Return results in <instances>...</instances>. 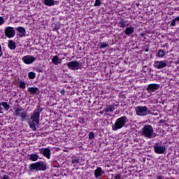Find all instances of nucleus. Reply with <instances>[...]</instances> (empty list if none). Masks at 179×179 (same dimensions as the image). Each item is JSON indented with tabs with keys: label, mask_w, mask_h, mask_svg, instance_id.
Segmentation results:
<instances>
[{
	"label": "nucleus",
	"mask_w": 179,
	"mask_h": 179,
	"mask_svg": "<svg viewBox=\"0 0 179 179\" xmlns=\"http://www.w3.org/2000/svg\"><path fill=\"white\" fill-rule=\"evenodd\" d=\"M43 111V108L41 106L38 105L36 108L34 110L33 114L31 116V120H32V122H29V128L33 131H37L36 125L40 124V114Z\"/></svg>",
	"instance_id": "f257e3e1"
},
{
	"label": "nucleus",
	"mask_w": 179,
	"mask_h": 179,
	"mask_svg": "<svg viewBox=\"0 0 179 179\" xmlns=\"http://www.w3.org/2000/svg\"><path fill=\"white\" fill-rule=\"evenodd\" d=\"M29 173H36L37 171H45L47 170V164L44 161H38L28 166Z\"/></svg>",
	"instance_id": "f03ea898"
},
{
	"label": "nucleus",
	"mask_w": 179,
	"mask_h": 179,
	"mask_svg": "<svg viewBox=\"0 0 179 179\" xmlns=\"http://www.w3.org/2000/svg\"><path fill=\"white\" fill-rule=\"evenodd\" d=\"M140 134L144 138H147V139H152V138L157 136V134L155 133L153 126L150 124L145 125L141 130Z\"/></svg>",
	"instance_id": "7ed1b4c3"
},
{
	"label": "nucleus",
	"mask_w": 179,
	"mask_h": 179,
	"mask_svg": "<svg viewBox=\"0 0 179 179\" xmlns=\"http://www.w3.org/2000/svg\"><path fill=\"white\" fill-rule=\"evenodd\" d=\"M127 122H128V117L124 115L116 120L114 124L112 125L113 131H118V129H121L127 125Z\"/></svg>",
	"instance_id": "20e7f679"
},
{
	"label": "nucleus",
	"mask_w": 179,
	"mask_h": 179,
	"mask_svg": "<svg viewBox=\"0 0 179 179\" xmlns=\"http://www.w3.org/2000/svg\"><path fill=\"white\" fill-rule=\"evenodd\" d=\"M13 110V115L15 117H18L21 122H23L24 121H26V120H27V112L24 110V109L20 107L16 108V106H14Z\"/></svg>",
	"instance_id": "39448f33"
},
{
	"label": "nucleus",
	"mask_w": 179,
	"mask_h": 179,
	"mask_svg": "<svg viewBox=\"0 0 179 179\" xmlns=\"http://www.w3.org/2000/svg\"><path fill=\"white\" fill-rule=\"evenodd\" d=\"M13 110V115L15 117H18L21 122H23L24 121H26V120H27V112L24 110V109L20 107L16 108V106H14Z\"/></svg>",
	"instance_id": "423d86ee"
},
{
	"label": "nucleus",
	"mask_w": 179,
	"mask_h": 179,
	"mask_svg": "<svg viewBox=\"0 0 179 179\" xmlns=\"http://www.w3.org/2000/svg\"><path fill=\"white\" fill-rule=\"evenodd\" d=\"M148 110H149V108L146 106H136V114L138 117H146V115H148Z\"/></svg>",
	"instance_id": "0eeeda50"
},
{
	"label": "nucleus",
	"mask_w": 179,
	"mask_h": 179,
	"mask_svg": "<svg viewBox=\"0 0 179 179\" xmlns=\"http://www.w3.org/2000/svg\"><path fill=\"white\" fill-rule=\"evenodd\" d=\"M154 152L157 155H164L166 153V145H160V143L154 145Z\"/></svg>",
	"instance_id": "6e6552de"
},
{
	"label": "nucleus",
	"mask_w": 179,
	"mask_h": 179,
	"mask_svg": "<svg viewBox=\"0 0 179 179\" xmlns=\"http://www.w3.org/2000/svg\"><path fill=\"white\" fill-rule=\"evenodd\" d=\"M68 69L71 71H78L80 69V64L78 61H71L66 63Z\"/></svg>",
	"instance_id": "1a4fd4ad"
},
{
	"label": "nucleus",
	"mask_w": 179,
	"mask_h": 179,
	"mask_svg": "<svg viewBox=\"0 0 179 179\" xmlns=\"http://www.w3.org/2000/svg\"><path fill=\"white\" fill-rule=\"evenodd\" d=\"M4 34L8 38H13L16 34L15 28L13 27H6L4 30Z\"/></svg>",
	"instance_id": "9d476101"
},
{
	"label": "nucleus",
	"mask_w": 179,
	"mask_h": 179,
	"mask_svg": "<svg viewBox=\"0 0 179 179\" xmlns=\"http://www.w3.org/2000/svg\"><path fill=\"white\" fill-rule=\"evenodd\" d=\"M39 153L41 155H43L44 157H46V159H51V149L48 148H39Z\"/></svg>",
	"instance_id": "9b49d317"
},
{
	"label": "nucleus",
	"mask_w": 179,
	"mask_h": 179,
	"mask_svg": "<svg viewBox=\"0 0 179 179\" xmlns=\"http://www.w3.org/2000/svg\"><path fill=\"white\" fill-rule=\"evenodd\" d=\"M36 58L32 55H26L24 56L22 59V62L24 64H26V65H30L31 64H33V62H36Z\"/></svg>",
	"instance_id": "f8f14e48"
},
{
	"label": "nucleus",
	"mask_w": 179,
	"mask_h": 179,
	"mask_svg": "<svg viewBox=\"0 0 179 179\" xmlns=\"http://www.w3.org/2000/svg\"><path fill=\"white\" fill-rule=\"evenodd\" d=\"M153 66L156 68V69H163V68L167 66V61H155Z\"/></svg>",
	"instance_id": "ddd939ff"
},
{
	"label": "nucleus",
	"mask_w": 179,
	"mask_h": 179,
	"mask_svg": "<svg viewBox=\"0 0 179 179\" xmlns=\"http://www.w3.org/2000/svg\"><path fill=\"white\" fill-rule=\"evenodd\" d=\"M159 89H160L159 84L152 83V84H149L148 85L146 90L148 93H153L154 92H156V90H159Z\"/></svg>",
	"instance_id": "4468645a"
},
{
	"label": "nucleus",
	"mask_w": 179,
	"mask_h": 179,
	"mask_svg": "<svg viewBox=\"0 0 179 179\" xmlns=\"http://www.w3.org/2000/svg\"><path fill=\"white\" fill-rule=\"evenodd\" d=\"M15 30L18 31V34H17V36H18V37L22 38L26 36V29H24V27H17V28H15Z\"/></svg>",
	"instance_id": "2eb2a0df"
},
{
	"label": "nucleus",
	"mask_w": 179,
	"mask_h": 179,
	"mask_svg": "<svg viewBox=\"0 0 179 179\" xmlns=\"http://www.w3.org/2000/svg\"><path fill=\"white\" fill-rule=\"evenodd\" d=\"M94 178H99V177H101L103 174H104V171H103V169L101 167H97L94 171Z\"/></svg>",
	"instance_id": "dca6fc26"
},
{
	"label": "nucleus",
	"mask_w": 179,
	"mask_h": 179,
	"mask_svg": "<svg viewBox=\"0 0 179 179\" xmlns=\"http://www.w3.org/2000/svg\"><path fill=\"white\" fill-rule=\"evenodd\" d=\"M134 31H135V27H127L124 30V33L126 36H128V37H129L131 34H133Z\"/></svg>",
	"instance_id": "f3484780"
},
{
	"label": "nucleus",
	"mask_w": 179,
	"mask_h": 179,
	"mask_svg": "<svg viewBox=\"0 0 179 179\" xmlns=\"http://www.w3.org/2000/svg\"><path fill=\"white\" fill-rule=\"evenodd\" d=\"M28 92H29V93H31V94H38L40 93V90L37 87H29L28 88Z\"/></svg>",
	"instance_id": "a211bd4d"
},
{
	"label": "nucleus",
	"mask_w": 179,
	"mask_h": 179,
	"mask_svg": "<svg viewBox=\"0 0 179 179\" xmlns=\"http://www.w3.org/2000/svg\"><path fill=\"white\" fill-rule=\"evenodd\" d=\"M115 107H117V105L115 103L107 106L105 109V113H113V111L115 110Z\"/></svg>",
	"instance_id": "6ab92c4d"
},
{
	"label": "nucleus",
	"mask_w": 179,
	"mask_h": 179,
	"mask_svg": "<svg viewBox=\"0 0 179 179\" xmlns=\"http://www.w3.org/2000/svg\"><path fill=\"white\" fill-rule=\"evenodd\" d=\"M118 26L120 27V29H125V27L128 26V21H126L124 19H121L119 21Z\"/></svg>",
	"instance_id": "aec40b11"
},
{
	"label": "nucleus",
	"mask_w": 179,
	"mask_h": 179,
	"mask_svg": "<svg viewBox=\"0 0 179 179\" xmlns=\"http://www.w3.org/2000/svg\"><path fill=\"white\" fill-rule=\"evenodd\" d=\"M8 48L11 50H16V43L13 41V40H10L8 41Z\"/></svg>",
	"instance_id": "412c9836"
},
{
	"label": "nucleus",
	"mask_w": 179,
	"mask_h": 179,
	"mask_svg": "<svg viewBox=\"0 0 179 179\" xmlns=\"http://www.w3.org/2000/svg\"><path fill=\"white\" fill-rule=\"evenodd\" d=\"M43 3L46 6H54L55 5V1L54 0H44Z\"/></svg>",
	"instance_id": "4be33fe9"
},
{
	"label": "nucleus",
	"mask_w": 179,
	"mask_h": 179,
	"mask_svg": "<svg viewBox=\"0 0 179 179\" xmlns=\"http://www.w3.org/2000/svg\"><path fill=\"white\" fill-rule=\"evenodd\" d=\"M52 64H54V65H58L59 64H61L59 57L57 55L53 56V57L52 59Z\"/></svg>",
	"instance_id": "5701e85b"
},
{
	"label": "nucleus",
	"mask_w": 179,
	"mask_h": 179,
	"mask_svg": "<svg viewBox=\"0 0 179 179\" xmlns=\"http://www.w3.org/2000/svg\"><path fill=\"white\" fill-rule=\"evenodd\" d=\"M29 160H31V162H37V160H38V155L37 154H31Z\"/></svg>",
	"instance_id": "b1692460"
},
{
	"label": "nucleus",
	"mask_w": 179,
	"mask_h": 179,
	"mask_svg": "<svg viewBox=\"0 0 179 179\" xmlns=\"http://www.w3.org/2000/svg\"><path fill=\"white\" fill-rule=\"evenodd\" d=\"M1 106H3L4 110L6 111H9V109L10 108V105L8 104V102H2Z\"/></svg>",
	"instance_id": "393cba45"
},
{
	"label": "nucleus",
	"mask_w": 179,
	"mask_h": 179,
	"mask_svg": "<svg viewBox=\"0 0 179 179\" xmlns=\"http://www.w3.org/2000/svg\"><path fill=\"white\" fill-rule=\"evenodd\" d=\"M80 159L79 157H73L72 158V164H79Z\"/></svg>",
	"instance_id": "a878e982"
},
{
	"label": "nucleus",
	"mask_w": 179,
	"mask_h": 179,
	"mask_svg": "<svg viewBox=\"0 0 179 179\" xmlns=\"http://www.w3.org/2000/svg\"><path fill=\"white\" fill-rule=\"evenodd\" d=\"M157 55L160 58H163V57H164V55H166V52H164V50L162 49H159L158 50Z\"/></svg>",
	"instance_id": "bb28decb"
},
{
	"label": "nucleus",
	"mask_w": 179,
	"mask_h": 179,
	"mask_svg": "<svg viewBox=\"0 0 179 179\" xmlns=\"http://www.w3.org/2000/svg\"><path fill=\"white\" fill-rule=\"evenodd\" d=\"M78 122L80 124H84L86 125V124H87V119L85 118L84 117H79L78 118Z\"/></svg>",
	"instance_id": "cd10ccee"
},
{
	"label": "nucleus",
	"mask_w": 179,
	"mask_h": 179,
	"mask_svg": "<svg viewBox=\"0 0 179 179\" xmlns=\"http://www.w3.org/2000/svg\"><path fill=\"white\" fill-rule=\"evenodd\" d=\"M20 89H22V90L26 89V82L24 81H20V84L18 85Z\"/></svg>",
	"instance_id": "c85d7f7f"
},
{
	"label": "nucleus",
	"mask_w": 179,
	"mask_h": 179,
	"mask_svg": "<svg viewBox=\"0 0 179 179\" xmlns=\"http://www.w3.org/2000/svg\"><path fill=\"white\" fill-rule=\"evenodd\" d=\"M28 78H29V79H35L36 78V73H34L33 71H30L28 73Z\"/></svg>",
	"instance_id": "c756f323"
},
{
	"label": "nucleus",
	"mask_w": 179,
	"mask_h": 179,
	"mask_svg": "<svg viewBox=\"0 0 179 179\" xmlns=\"http://www.w3.org/2000/svg\"><path fill=\"white\" fill-rule=\"evenodd\" d=\"M107 47H108V44H107V43H101L99 45V48H101V50H103V48H107Z\"/></svg>",
	"instance_id": "7c9ffc66"
},
{
	"label": "nucleus",
	"mask_w": 179,
	"mask_h": 179,
	"mask_svg": "<svg viewBox=\"0 0 179 179\" xmlns=\"http://www.w3.org/2000/svg\"><path fill=\"white\" fill-rule=\"evenodd\" d=\"M88 136H89V139L90 140L94 139V132L90 131L88 134Z\"/></svg>",
	"instance_id": "2f4dec72"
},
{
	"label": "nucleus",
	"mask_w": 179,
	"mask_h": 179,
	"mask_svg": "<svg viewBox=\"0 0 179 179\" xmlns=\"http://www.w3.org/2000/svg\"><path fill=\"white\" fill-rule=\"evenodd\" d=\"M101 5V1L95 0V3L94 4V6L97 7V6H100Z\"/></svg>",
	"instance_id": "473e14b6"
},
{
	"label": "nucleus",
	"mask_w": 179,
	"mask_h": 179,
	"mask_svg": "<svg viewBox=\"0 0 179 179\" xmlns=\"http://www.w3.org/2000/svg\"><path fill=\"white\" fill-rule=\"evenodd\" d=\"M52 166L53 167H59V164H58V162L57 161H54L53 163H52Z\"/></svg>",
	"instance_id": "72a5a7b5"
},
{
	"label": "nucleus",
	"mask_w": 179,
	"mask_h": 179,
	"mask_svg": "<svg viewBox=\"0 0 179 179\" xmlns=\"http://www.w3.org/2000/svg\"><path fill=\"white\" fill-rule=\"evenodd\" d=\"M176 23H177V21L174 19L172 20L171 22V26L172 27H174V26H176Z\"/></svg>",
	"instance_id": "f704fd0d"
},
{
	"label": "nucleus",
	"mask_w": 179,
	"mask_h": 179,
	"mask_svg": "<svg viewBox=\"0 0 179 179\" xmlns=\"http://www.w3.org/2000/svg\"><path fill=\"white\" fill-rule=\"evenodd\" d=\"M5 20L3 19V17H0V26H2V24H4Z\"/></svg>",
	"instance_id": "c9c22d12"
},
{
	"label": "nucleus",
	"mask_w": 179,
	"mask_h": 179,
	"mask_svg": "<svg viewBox=\"0 0 179 179\" xmlns=\"http://www.w3.org/2000/svg\"><path fill=\"white\" fill-rule=\"evenodd\" d=\"M121 174L117 173L113 177V179H121Z\"/></svg>",
	"instance_id": "e433bc0d"
},
{
	"label": "nucleus",
	"mask_w": 179,
	"mask_h": 179,
	"mask_svg": "<svg viewBox=\"0 0 179 179\" xmlns=\"http://www.w3.org/2000/svg\"><path fill=\"white\" fill-rule=\"evenodd\" d=\"M3 55V52H2V46L0 45V58Z\"/></svg>",
	"instance_id": "4c0bfd02"
},
{
	"label": "nucleus",
	"mask_w": 179,
	"mask_h": 179,
	"mask_svg": "<svg viewBox=\"0 0 179 179\" xmlns=\"http://www.w3.org/2000/svg\"><path fill=\"white\" fill-rule=\"evenodd\" d=\"M2 103L0 102V114H3V112H1L3 108H2Z\"/></svg>",
	"instance_id": "58836bf2"
},
{
	"label": "nucleus",
	"mask_w": 179,
	"mask_h": 179,
	"mask_svg": "<svg viewBox=\"0 0 179 179\" xmlns=\"http://www.w3.org/2000/svg\"><path fill=\"white\" fill-rule=\"evenodd\" d=\"M1 179H9V176L4 175V176H3V177L1 178Z\"/></svg>",
	"instance_id": "ea45409f"
},
{
	"label": "nucleus",
	"mask_w": 179,
	"mask_h": 179,
	"mask_svg": "<svg viewBox=\"0 0 179 179\" xmlns=\"http://www.w3.org/2000/svg\"><path fill=\"white\" fill-rule=\"evenodd\" d=\"M60 93H61L62 96H65V90H64V89H62V90L60 91Z\"/></svg>",
	"instance_id": "a19ab883"
},
{
	"label": "nucleus",
	"mask_w": 179,
	"mask_h": 179,
	"mask_svg": "<svg viewBox=\"0 0 179 179\" xmlns=\"http://www.w3.org/2000/svg\"><path fill=\"white\" fill-rule=\"evenodd\" d=\"M164 122H166V121H164V120L162 119L159 121V124H164Z\"/></svg>",
	"instance_id": "79ce46f5"
},
{
	"label": "nucleus",
	"mask_w": 179,
	"mask_h": 179,
	"mask_svg": "<svg viewBox=\"0 0 179 179\" xmlns=\"http://www.w3.org/2000/svg\"><path fill=\"white\" fill-rule=\"evenodd\" d=\"M144 51H145V52H149V48H148V47L145 48L144 49Z\"/></svg>",
	"instance_id": "37998d69"
},
{
	"label": "nucleus",
	"mask_w": 179,
	"mask_h": 179,
	"mask_svg": "<svg viewBox=\"0 0 179 179\" xmlns=\"http://www.w3.org/2000/svg\"><path fill=\"white\" fill-rule=\"evenodd\" d=\"M157 179H163V176H157Z\"/></svg>",
	"instance_id": "c03bdc74"
},
{
	"label": "nucleus",
	"mask_w": 179,
	"mask_h": 179,
	"mask_svg": "<svg viewBox=\"0 0 179 179\" xmlns=\"http://www.w3.org/2000/svg\"><path fill=\"white\" fill-rule=\"evenodd\" d=\"M176 22H179V16L174 18Z\"/></svg>",
	"instance_id": "a18cd8bd"
},
{
	"label": "nucleus",
	"mask_w": 179,
	"mask_h": 179,
	"mask_svg": "<svg viewBox=\"0 0 179 179\" xmlns=\"http://www.w3.org/2000/svg\"><path fill=\"white\" fill-rule=\"evenodd\" d=\"M147 113H148V115L152 114V112H150V110H147Z\"/></svg>",
	"instance_id": "49530a36"
},
{
	"label": "nucleus",
	"mask_w": 179,
	"mask_h": 179,
	"mask_svg": "<svg viewBox=\"0 0 179 179\" xmlns=\"http://www.w3.org/2000/svg\"><path fill=\"white\" fill-rule=\"evenodd\" d=\"M143 162H146V158L143 159Z\"/></svg>",
	"instance_id": "de8ad7c7"
},
{
	"label": "nucleus",
	"mask_w": 179,
	"mask_h": 179,
	"mask_svg": "<svg viewBox=\"0 0 179 179\" xmlns=\"http://www.w3.org/2000/svg\"><path fill=\"white\" fill-rule=\"evenodd\" d=\"M100 113H101V114H103V113H104V112H103V111H101Z\"/></svg>",
	"instance_id": "09e8293b"
},
{
	"label": "nucleus",
	"mask_w": 179,
	"mask_h": 179,
	"mask_svg": "<svg viewBox=\"0 0 179 179\" xmlns=\"http://www.w3.org/2000/svg\"><path fill=\"white\" fill-rule=\"evenodd\" d=\"M99 179H101V178H99Z\"/></svg>",
	"instance_id": "8fccbe9b"
}]
</instances>
